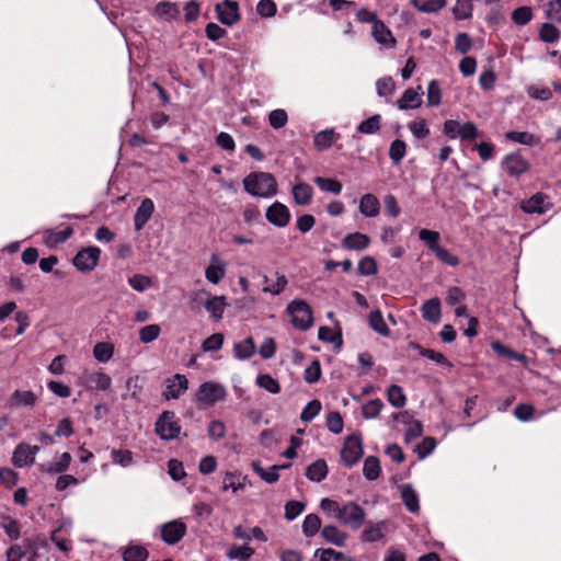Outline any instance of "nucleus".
<instances>
[{
    "label": "nucleus",
    "mask_w": 561,
    "mask_h": 561,
    "mask_svg": "<svg viewBox=\"0 0 561 561\" xmlns=\"http://www.w3.org/2000/svg\"><path fill=\"white\" fill-rule=\"evenodd\" d=\"M244 190L252 196L268 198L277 193V183L271 173L252 172L243 179Z\"/></svg>",
    "instance_id": "1"
},
{
    "label": "nucleus",
    "mask_w": 561,
    "mask_h": 561,
    "mask_svg": "<svg viewBox=\"0 0 561 561\" xmlns=\"http://www.w3.org/2000/svg\"><path fill=\"white\" fill-rule=\"evenodd\" d=\"M227 396L225 387L218 382H203L196 394L195 401L199 407L214 405L218 401H222Z\"/></svg>",
    "instance_id": "2"
},
{
    "label": "nucleus",
    "mask_w": 561,
    "mask_h": 561,
    "mask_svg": "<svg viewBox=\"0 0 561 561\" xmlns=\"http://www.w3.org/2000/svg\"><path fill=\"white\" fill-rule=\"evenodd\" d=\"M287 311L291 317V323L299 330H308L313 322L310 306L304 300H293L287 306Z\"/></svg>",
    "instance_id": "3"
},
{
    "label": "nucleus",
    "mask_w": 561,
    "mask_h": 561,
    "mask_svg": "<svg viewBox=\"0 0 561 561\" xmlns=\"http://www.w3.org/2000/svg\"><path fill=\"white\" fill-rule=\"evenodd\" d=\"M365 511L356 503L344 504L336 514V518L353 529H358L365 522Z\"/></svg>",
    "instance_id": "4"
},
{
    "label": "nucleus",
    "mask_w": 561,
    "mask_h": 561,
    "mask_svg": "<svg viewBox=\"0 0 561 561\" xmlns=\"http://www.w3.org/2000/svg\"><path fill=\"white\" fill-rule=\"evenodd\" d=\"M180 430L175 413L171 411H164L156 422V433L165 440L178 437Z\"/></svg>",
    "instance_id": "5"
},
{
    "label": "nucleus",
    "mask_w": 561,
    "mask_h": 561,
    "mask_svg": "<svg viewBox=\"0 0 561 561\" xmlns=\"http://www.w3.org/2000/svg\"><path fill=\"white\" fill-rule=\"evenodd\" d=\"M363 456L362 440L358 436H348L341 450V458L347 467L354 466Z\"/></svg>",
    "instance_id": "6"
},
{
    "label": "nucleus",
    "mask_w": 561,
    "mask_h": 561,
    "mask_svg": "<svg viewBox=\"0 0 561 561\" xmlns=\"http://www.w3.org/2000/svg\"><path fill=\"white\" fill-rule=\"evenodd\" d=\"M100 253L95 247L82 249L73 257V265L82 272L92 271L98 264Z\"/></svg>",
    "instance_id": "7"
},
{
    "label": "nucleus",
    "mask_w": 561,
    "mask_h": 561,
    "mask_svg": "<svg viewBox=\"0 0 561 561\" xmlns=\"http://www.w3.org/2000/svg\"><path fill=\"white\" fill-rule=\"evenodd\" d=\"M218 20L228 26L236 24L240 20L239 5L236 1L225 0L216 4Z\"/></svg>",
    "instance_id": "8"
},
{
    "label": "nucleus",
    "mask_w": 561,
    "mask_h": 561,
    "mask_svg": "<svg viewBox=\"0 0 561 561\" xmlns=\"http://www.w3.org/2000/svg\"><path fill=\"white\" fill-rule=\"evenodd\" d=\"M265 217L270 224L284 228L290 221V211L286 205L275 202L266 209Z\"/></svg>",
    "instance_id": "9"
},
{
    "label": "nucleus",
    "mask_w": 561,
    "mask_h": 561,
    "mask_svg": "<svg viewBox=\"0 0 561 561\" xmlns=\"http://www.w3.org/2000/svg\"><path fill=\"white\" fill-rule=\"evenodd\" d=\"M186 534V525L181 520H172L161 526V538L168 545L178 543Z\"/></svg>",
    "instance_id": "10"
},
{
    "label": "nucleus",
    "mask_w": 561,
    "mask_h": 561,
    "mask_svg": "<svg viewBox=\"0 0 561 561\" xmlns=\"http://www.w3.org/2000/svg\"><path fill=\"white\" fill-rule=\"evenodd\" d=\"M502 165L511 176H519L526 173L529 169L528 161L519 152L507 154L504 158Z\"/></svg>",
    "instance_id": "11"
},
{
    "label": "nucleus",
    "mask_w": 561,
    "mask_h": 561,
    "mask_svg": "<svg viewBox=\"0 0 561 561\" xmlns=\"http://www.w3.org/2000/svg\"><path fill=\"white\" fill-rule=\"evenodd\" d=\"M188 388V380L184 375L176 374L165 381L163 397L167 400L180 398Z\"/></svg>",
    "instance_id": "12"
},
{
    "label": "nucleus",
    "mask_w": 561,
    "mask_h": 561,
    "mask_svg": "<svg viewBox=\"0 0 561 561\" xmlns=\"http://www.w3.org/2000/svg\"><path fill=\"white\" fill-rule=\"evenodd\" d=\"M551 206L549 197L543 193H536L520 204V208L527 214H545Z\"/></svg>",
    "instance_id": "13"
},
{
    "label": "nucleus",
    "mask_w": 561,
    "mask_h": 561,
    "mask_svg": "<svg viewBox=\"0 0 561 561\" xmlns=\"http://www.w3.org/2000/svg\"><path fill=\"white\" fill-rule=\"evenodd\" d=\"M37 402V396L31 390H15L8 399L7 405L10 409H19L22 407L32 408Z\"/></svg>",
    "instance_id": "14"
},
{
    "label": "nucleus",
    "mask_w": 561,
    "mask_h": 561,
    "mask_svg": "<svg viewBox=\"0 0 561 561\" xmlns=\"http://www.w3.org/2000/svg\"><path fill=\"white\" fill-rule=\"evenodd\" d=\"M153 211H154V204H153L152 199H150V198L142 199L139 207L136 210L135 216H134V225H135L136 231H139L145 227V225L151 218Z\"/></svg>",
    "instance_id": "15"
},
{
    "label": "nucleus",
    "mask_w": 561,
    "mask_h": 561,
    "mask_svg": "<svg viewBox=\"0 0 561 561\" xmlns=\"http://www.w3.org/2000/svg\"><path fill=\"white\" fill-rule=\"evenodd\" d=\"M84 380L89 389L99 391H106L112 385V378L103 371L87 373Z\"/></svg>",
    "instance_id": "16"
},
{
    "label": "nucleus",
    "mask_w": 561,
    "mask_h": 561,
    "mask_svg": "<svg viewBox=\"0 0 561 561\" xmlns=\"http://www.w3.org/2000/svg\"><path fill=\"white\" fill-rule=\"evenodd\" d=\"M226 275V264L217 254L210 256V263L205 271L206 279L211 284H218Z\"/></svg>",
    "instance_id": "17"
},
{
    "label": "nucleus",
    "mask_w": 561,
    "mask_h": 561,
    "mask_svg": "<svg viewBox=\"0 0 561 561\" xmlns=\"http://www.w3.org/2000/svg\"><path fill=\"white\" fill-rule=\"evenodd\" d=\"M422 88L419 85L417 89H407L402 96L397 101L399 110L417 108L422 104Z\"/></svg>",
    "instance_id": "18"
},
{
    "label": "nucleus",
    "mask_w": 561,
    "mask_h": 561,
    "mask_svg": "<svg viewBox=\"0 0 561 561\" xmlns=\"http://www.w3.org/2000/svg\"><path fill=\"white\" fill-rule=\"evenodd\" d=\"M370 244V239L362 232L346 234L342 240V247L350 251H363Z\"/></svg>",
    "instance_id": "19"
},
{
    "label": "nucleus",
    "mask_w": 561,
    "mask_h": 561,
    "mask_svg": "<svg viewBox=\"0 0 561 561\" xmlns=\"http://www.w3.org/2000/svg\"><path fill=\"white\" fill-rule=\"evenodd\" d=\"M388 530V525L385 520L376 524H367L362 533V540L367 542H375L381 540Z\"/></svg>",
    "instance_id": "20"
},
{
    "label": "nucleus",
    "mask_w": 561,
    "mask_h": 561,
    "mask_svg": "<svg viewBox=\"0 0 561 561\" xmlns=\"http://www.w3.org/2000/svg\"><path fill=\"white\" fill-rule=\"evenodd\" d=\"M290 465L272 466L268 470H265L257 461L252 462L253 471L265 482L275 483L279 479L278 471L280 469H287Z\"/></svg>",
    "instance_id": "21"
},
{
    "label": "nucleus",
    "mask_w": 561,
    "mask_h": 561,
    "mask_svg": "<svg viewBox=\"0 0 561 561\" xmlns=\"http://www.w3.org/2000/svg\"><path fill=\"white\" fill-rule=\"evenodd\" d=\"M371 34L376 42L387 45L389 47H393L396 45V39L392 36L390 30L381 21H376L373 24V31Z\"/></svg>",
    "instance_id": "22"
},
{
    "label": "nucleus",
    "mask_w": 561,
    "mask_h": 561,
    "mask_svg": "<svg viewBox=\"0 0 561 561\" xmlns=\"http://www.w3.org/2000/svg\"><path fill=\"white\" fill-rule=\"evenodd\" d=\"M422 317L433 323H437L440 320V301L438 298H432L425 301L421 308Z\"/></svg>",
    "instance_id": "23"
},
{
    "label": "nucleus",
    "mask_w": 561,
    "mask_h": 561,
    "mask_svg": "<svg viewBox=\"0 0 561 561\" xmlns=\"http://www.w3.org/2000/svg\"><path fill=\"white\" fill-rule=\"evenodd\" d=\"M380 204L373 194H365L359 201V211L366 217H376L379 214Z\"/></svg>",
    "instance_id": "24"
},
{
    "label": "nucleus",
    "mask_w": 561,
    "mask_h": 561,
    "mask_svg": "<svg viewBox=\"0 0 561 561\" xmlns=\"http://www.w3.org/2000/svg\"><path fill=\"white\" fill-rule=\"evenodd\" d=\"M28 444L20 443L12 455V462L15 467L23 468L34 463V459L28 451Z\"/></svg>",
    "instance_id": "25"
},
{
    "label": "nucleus",
    "mask_w": 561,
    "mask_h": 561,
    "mask_svg": "<svg viewBox=\"0 0 561 561\" xmlns=\"http://www.w3.org/2000/svg\"><path fill=\"white\" fill-rule=\"evenodd\" d=\"M227 307L225 296H213L205 302V308L211 318L220 320Z\"/></svg>",
    "instance_id": "26"
},
{
    "label": "nucleus",
    "mask_w": 561,
    "mask_h": 561,
    "mask_svg": "<svg viewBox=\"0 0 561 561\" xmlns=\"http://www.w3.org/2000/svg\"><path fill=\"white\" fill-rule=\"evenodd\" d=\"M401 499L405 507L411 513H417L420 511L419 496L411 484H403L400 486Z\"/></svg>",
    "instance_id": "27"
},
{
    "label": "nucleus",
    "mask_w": 561,
    "mask_h": 561,
    "mask_svg": "<svg viewBox=\"0 0 561 561\" xmlns=\"http://www.w3.org/2000/svg\"><path fill=\"white\" fill-rule=\"evenodd\" d=\"M71 459L72 457L69 453H62L57 461L42 465L41 470L49 474L65 472L69 468Z\"/></svg>",
    "instance_id": "28"
},
{
    "label": "nucleus",
    "mask_w": 561,
    "mask_h": 561,
    "mask_svg": "<svg viewBox=\"0 0 561 561\" xmlns=\"http://www.w3.org/2000/svg\"><path fill=\"white\" fill-rule=\"evenodd\" d=\"M294 201L297 205H308L313 195L312 187L307 183H298L291 190Z\"/></svg>",
    "instance_id": "29"
},
{
    "label": "nucleus",
    "mask_w": 561,
    "mask_h": 561,
    "mask_svg": "<svg viewBox=\"0 0 561 561\" xmlns=\"http://www.w3.org/2000/svg\"><path fill=\"white\" fill-rule=\"evenodd\" d=\"M321 536L324 540L337 547H343L347 539V535L333 525L324 526L321 530Z\"/></svg>",
    "instance_id": "30"
},
{
    "label": "nucleus",
    "mask_w": 561,
    "mask_h": 561,
    "mask_svg": "<svg viewBox=\"0 0 561 561\" xmlns=\"http://www.w3.org/2000/svg\"><path fill=\"white\" fill-rule=\"evenodd\" d=\"M328 474V466L323 459H318L317 461L309 465L306 469V477L314 482H321L325 479Z\"/></svg>",
    "instance_id": "31"
},
{
    "label": "nucleus",
    "mask_w": 561,
    "mask_h": 561,
    "mask_svg": "<svg viewBox=\"0 0 561 561\" xmlns=\"http://www.w3.org/2000/svg\"><path fill=\"white\" fill-rule=\"evenodd\" d=\"M274 276L276 278L275 282H272V279L268 276H266V275L264 276V283H265V286L263 287L264 293H270L272 295H278L279 293H282L285 289V287L287 285V279H286L285 275L278 273V272H275Z\"/></svg>",
    "instance_id": "32"
},
{
    "label": "nucleus",
    "mask_w": 561,
    "mask_h": 561,
    "mask_svg": "<svg viewBox=\"0 0 561 561\" xmlns=\"http://www.w3.org/2000/svg\"><path fill=\"white\" fill-rule=\"evenodd\" d=\"M491 347L499 356L518 360V362L523 363L524 365H526L528 363V358L525 355L516 353L515 351L505 346L501 342H497V341L493 342L491 344Z\"/></svg>",
    "instance_id": "33"
},
{
    "label": "nucleus",
    "mask_w": 561,
    "mask_h": 561,
    "mask_svg": "<svg viewBox=\"0 0 561 561\" xmlns=\"http://www.w3.org/2000/svg\"><path fill=\"white\" fill-rule=\"evenodd\" d=\"M370 328L382 336H388L390 330L387 327L380 310H373L368 318Z\"/></svg>",
    "instance_id": "34"
},
{
    "label": "nucleus",
    "mask_w": 561,
    "mask_h": 561,
    "mask_svg": "<svg viewBox=\"0 0 561 561\" xmlns=\"http://www.w3.org/2000/svg\"><path fill=\"white\" fill-rule=\"evenodd\" d=\"M380 471V461L377 457L369 456L365 459L363 474L367 480H376L379 477Z\"/></svg>",
    "instance_id": "35"
},
{
    "label": "nucleus",
    "mask_w": 561,
    "mask_h": 561,
    "mask_svg": "<svg viewBox=\"0 0 561 561\" xmlns=\"http://www.w3.org/2000/svg\"><path fill=\"white\" fill-rule=\"evenodd\" d=\"M114 354V346L108 342H99L93 347V356L100 363H107Z\"/></svg>",
    "instance_id": "36"
},
{
    "label": "nucleus",
    "mask_w": 561,
    "mask_h": 561,
    "mask_svg": "<svg viewBox=\"0 0 561 561\" xmlns=\"http://www.w3.org/2000/svg\"><path fill=\"white\" fill-rule=\"evenodd\" d=\"M254 554V549L248 545L237 546L233 545L226 553L230 560H249Z\"/></svg>",
    "instance_id": "37"
},
{
    "label": "nucleus",
    "mask_w": 561,
    "mask_h": 561,
    "mask_svg": "<svg viewBox=\"0 0 561 561\" xmlns=\"http://www.w3.org/2000/svg\"><path fill=\"white\" fill-rule=\"evenodd\" d=\"M388 402L394 408H403L407 403V398L403 389L398 385H391L387 391Z\"/></svg>",
    "instance_id": "38"
},
{
    "label": "nucleus",
    "mask_w": 561,
    "mask_h": 561,
    "mask_svg": "<svg viewBox=\"0 0 561 561\" xmlns=\"http://www.w3.org/2000/svg\"><path fill=\"white\" fill-rule=\"evenodd\" d=\"M321 527V519L317 514H308L302 522V534L306 537H313Z\"/></svg>",
    "instance_id": "39"
},
{
    "label": "nucleus",
    "mask_w": 561,
    "mask_h": 561,
    "mask_svg": "<svg viewBox=\"0 0 561 561\" xmlns=\"http://www.w3.org/2000/svg\"><path fill=\"white\" fill-rule=\"evenodd\" d=\"M334 135L333 129H325L316 134L313 138L316 148L320 151L329 149L334 142Z\"/></svg>",
    "instance_id": "40"
},
{
    "label": "nucleus",
    "mask_w": 561,
    "mask_h": 561,
    "mask_svg": "<svg viewBox=\"0 0 561 561\" xmlns=\"http://www.w3.org/2000/svg\"><path fill=\"white\" fill-rule=\"evenodd\" d=\"M149 552L142 546H129L123 552L124 561H146Z\"/></svg>",
    "instance_id": "41"
},
{
    "label": "nucleus",
    "mask_w": 561,
    "mask_h": 561,
    "mask_svg": "<svg viewBox=\"0 0 561 561\" xmlns=\"http://www.w3.org/2000/svg\"><path fill=\"white\" fill-rule=\"evenodd\" d=\"M472 10L471 0H456L453 14L457 20H466L472 16Z\"/></svg>",
    "instance_id": "42"
},
{
    "label": "nucleus",
    "mask_w": 561,
    "mask_h": 561,
    "mask_svg": "<svg viewBox=\"0 0 561 561\" xmlns=\"http://www.w3.org/2000/svg\"><path fill=\"white\" fill-rule=\"evenodd\" d=\"M381 127V116L379 114H375L369 118L363 121L358 126L357 130L362 134H375Z\"/></svg>",
    "instance_id": "43"
},
{
    "label": "nucleus",
    "mask_w": 561,
    "mask_h": 561,
    "mask_svg": "<svg viewBox=\"0 0 561 561\" xmlns=\"http://www.w3.org/2000/svg\"><path fill=\"white\" fill-rule=\"evenodd\" d=\"M412 4L421 12H437L445 4L446 0H411Z\"/></svg>",
    "instance_id": "44"
},
{
    "label": "nucleus",
    "mask_w": 561,
    "mask_h": 561,
    "mask_svg": "<svg viewBox=\"0 0 561 561\" xmlns=\"http://www.w3.org/2000/svg\"><path fill=\"white\" fill-rule=\"evenodd\" d=\"M234 353L239 359L250 358L255 353V345L251 337L234 345Z\"/></svg>",
    "instance_id": "45"
},
{
    "label": "nucleus",
    "mask_w": 561,
    "mask_h": 561,
    "mask_svg": "<svg viewBox=\"0 0 561 561\" xmlns=\"http://www.w3.org/2000/svg\"><path fill=\"white\" fill-rule=\"evenodd\" d=\"M154 13L159 18H165L168 20H172L178 16L179 9L175 3L162 1L156 5Z\"/></svg>",
    "instance_id": "46"
},
{
    "label": "nucleus",
    "mask_w": 561,
    "mask_h": 561,
    "mask_svg": "<svg viewBox=\"0 0 561 561\" xmlns=\"http://www.w3.org/2000/svg\"><path fill=\"white\" fill-rule=\"evenodd\" d=\"M358 273L363 276H373L378 272V265L373 256H364L357 266Z\"/></svg>",
    "instance_id": "47"
},
{
    "label": "nucleus",
    "mask_w": 561,
    "mask_h": 561,
    "mask_svg": "<svg viewBox=\"0 0 561 561\" xmlns=\"http://www.w3.org/2000/svg\"><path fill=\"white\" fill-rule=\"evenodd\" d=\"M407 152V145L401 139H396L389 148V157L394 164H399Z\"/></svg>",
    "instance_id": "48"
},
{
    "label": "nucleus",
    "mask_w": 561,
    "mask_h": 561,
    "mask_svg": "<svg viewBox=\"0 0 561 561\" xmlns=\"http://www.w3.org/2000/svg\"><path fill=\"white\" fill-rule=\"evenodd\" d=\"M314 183L322 191L330 192L333 194H340L342 191V184L337 180L317 176Z\"/></svg>",
    "instance_id": "49"
},
{
    "label": "nucleus",
    "mask_w": 561,
    "mask_h": 561,
    "mask_svg": "<svg viewBox=\"0 0 561 561\" xmlns=\"http://www.w3.org/2000/svg\"><path fill=\"white\" fill-rule=\"evenodd\" d=\"M420 240L424 241L427 248L434 252L439 247V232L428 229H421L419 231Z\"/></svg>",
    "instance_id": "50"
},
{
    "label": "nucleus",
    "mask_w": 561,
    "mask_h": 561,
    "mask_svg": "<svg viewBox=\"0 0 561 561\" xmlns=\"http://www.w3.org/2000/svg\"><path fill=\"white\" fill-rule=\"evenodd\" d=\"M256 383L271 393H278L280 391L278 381L268 374L259 375Z\"/></svg>",
    "instance_id": "51"
},
{
    "label": "nucleus",
    "mask_w": 561,
    "mask_h": 561,
    "mask_svg": "<svg viewBox=\"0 0 561 561\" xmlns=\"http://www.w3.org/2000/svg\"><path fill=\"white\" fill-rule=\"evenodd\" d=\"M539 37L545 43H554L559 39L560 32L553 24L545 23L540 28Z\"/></svg>",
    "instance_id": "52"
},
{
    "label": "nucleus",
    "mask_w": 561,
    "mask_h": 561,
    "mask_svg": "<svg viewBox=\"0 0 561 561\" xmlns=\"http://www.w3.org/2000/svg\"><path fill=\"white\" fill-rule=\"evenodd\" d=\"M442 101V91L438 81L432 80L427 87V105L438 106Z\"/></svg>",
    "instance_id": "53"
},
{
    "label": "nucleus",
    "mask_w": 561,
    "mask_h": 561,
    "mask_svg": "<svg viewBox=\"0 0 561 561\" xmlns=\"http://www.w3.org/2000/svg\"><path fill=\"white\" fill-rule=\"evenodd\" d=\"M268 122L273 128L279 129L287 124L288 115L285 110H273L268 115Z\"/></svg>",
    "instance_id": "54"
},
{
    "label": "nucleus",
    "mask_w": 561,
    "mask_h": 561,
    "mask_svg": "<svg viewBox=\"0 0 561 561\" xmlns=\"http://www.w3.org/2000/svg\"><path fill=\"white\" fill-rule=\"evenodd\" d=\"M343 425L344 422L339 412L332 411L327 415V427L330 432L340 434L343 431Z\"/></svg>",
    "instance_id": "55"
},
{
    "label": "nucleus",
    "mask_w": 561,
    "mask_h": 561,
    "mask_svg": "<svg viewBox=\"0 0 561 561\" xmlns=\"http://www.w3.org/2000/svg\"><path fill=\"white\" fill-rule=\"evenodd\" d=\"M321 411V402L319 400L310 401L302 410L300 419L302 422H310Z\"/></svg>",
    "instance_id": "56"
},
{
    "label": "nucleus",
    "mask_w": 561,
    "mask_h": 561,
    "mask_svg": "<svg viewBox=\"0 0 561 561\" xmlns=\"http://www.w3.org/2000/svg\"><path fill=\"white\" fill-rule=\"evenodd\" d=\"M408 127L412 135L419 139H424L430 135V128L425 119L410 122Z\"/></svg>",
    "instance_id": "57"
},
{
    "label": "nucleus",
    "mask_w": 561,
    "mask_h": 561,
    "mask_svg": "<svg viewBox=\"0 0 561 561\" xmlns=\"http://www.w3.org/2000/svg\"><path fill=\"white\" fill-rule=\"evenodd\" d=\"M505 137L508 140L522 144V145H533L535 142V136L528 131H507Z\"/></svg>",
    "instance_id": "58"
},
{
    "label": "nucleus",
    "mask_w": 561,
    "mask_h": 561,
    "mask_svg": "<svg viewBox=\"0 0 561 561\" xmlns=\"http://www.w3.org/2000/svg\"><path fill=\"white\" fill-rule=\"evenodd\" d=\"M533 18V12L529 7H520L512 12V20L515 24L525 25Z\"/></svg>",
    "instance_id": "59"
},
{
    "label": "nucleus",
    "mask_w": 561,
    "mask_h": 561,
    "mask_svg": "<svg viewBox=\"0 0 561 561\" xmlns=\"http://www.w3.org/2000/svg\"><path fill=\"white\" fill-rule=\"evenodd\" d=\"M160 334V327L158 324H149L139 330V340L142 343H150L154 341Z\"/></svg>",
    "instance_id": "60"
},
{
    "label": "nucleus",
    "mask_w": 561,
    "mask_h": 561,
    "mask_svg": "<svg viewBox=\"0 0 561 561\" xmlns=\"http://www.w3.org/2000/svg\"><path fill=\"white\" fill-rule=\"evenodd\" d=\"M276 3L273 0H260L256 4V13L262 18H272L276 14Z\"/></svg>",
    "instance_id": "61"
},
{
    "label": "nucleus",
    "mask_w": 561,
    "mask_h": 561,
    "mask_svg": "<svg viewBox=\"0 0 561 561\" xmlns=\"http://www.w3.org/2000/svg\"><path fill=\"white\" fill-rule=\"evenodd\" d=\"M383 407V403L380 399H374L368 401L363 405V415L366 419H374L376 417L381 409Z\"/></svg>",
    "instance_id": "62"
},
{
    "label": "nucleus",
    "mask_w": 561,
    "mask_h": 561,
    "mask_svg": "<svg viewBox=\"0 0 561 561\" xmlns=\"http://www.w3.org/2000/svg\"><path fill=\"white\" fill-rule=\"evenodd\" d=\"M394 82L391 77H385L376 82V90L379 96L391 95L394 92Z\"/></svg>",
    "instance_id": "63"
},
{
    "label": "nucleus",
    "mask_w": 561,
    "mask_h": 561,
    "mask_svg": "<svg viewBox=\"0 0 561 561\" xmlns=\"http://www.w3.org/2000/svg\"><path fill=\"white\" fill-rule=\"evenodd\" d=\"M224 343V335L221 333H214L208 336L202 344L205 352H214L221 348Z\"/></svg>",
    "instance_id": "64"
}]
</instances>
